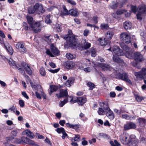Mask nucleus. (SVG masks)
<instances>
[{
  "label": "nucleus",
  "instance_id": "f257e3e1",
  "mask_svg": "<svg viewBox=\"0 0 146 146\" xmlns=\"http://www.w3.org/2000/svg\"><path fill=\"white\" fill-rule=\"evenodd\" d=\"M28 13L30 14H41L45 12V10L41 4L37 3L33 6L29 7L28 9Z\"/></svg>",
  "mask_w": 146,
  "mask_h": 146
},
{
  "label": "nucleus",
  "instance_id": "f03ea898",
  "mask_svg": "<svg viewBox=\"0 0 146 146\" xmlns=\"http://www.w3.org/2000/svg\"><path fill=\"white\" fill-rule=\"evenodd\" d=\"M65 38L67 41L70 47L74 48L78 46V40L74 36L68 35L65 37Z\"/></svg>",
  "mask_w": 146,
  "mask_h": 146
},
{
  "label": "nucleus",
  "instance_id": "7ed1b4c3",
  "mask_svg": "<svg viewBox=\"0 0 146 146\" xmlns=\"http://www.w3.org/2000/svg\"><path fill=\"white\" fill-rule=\"evenodd\" d=\"M134 58L136 61L135 64H133L134 67L136 66L138 62L143 61L145 58L140 52H135L133 54Z\"/></svg>",
  "mask_w": 146,
  "mask_h": 146
},
{
  "label": "nucleus",
  "instance_id": "20e7f679",
  "mask_svg": "<svg viewBox=\"0 0 146 146\" xmlns=\"http://www.w3.org/2000/svg\"><path fill=\"white\" fill-rule=\"evenodd\" d=\"M120 38L123 43L128 44L130 43L131 41L130 37L126 32L121 33L120 35Z\"/></svg>",
  "mask_w": 146,
  "mask_h": 146
},
{
  "label": "nucleus",
  "instance_id": "39448f33",
  "mask_svg": "<svg viewBox=\"0 0 146 146\" xmlns=\"http://www.w3.org/2000/svg\"><path fill=\"white\" fill-rule=\"evenodd\" d=\"M117 76L119 79L123 80L130 84H132V82L129 79V75L127 73L124 72L122 74L119 73L117 74Z\"/></svg>",
  "mask_w": 146,
  "mask_h": 146
},
{
  "label": "nucleus",
  "instance_id": "423d86ee",
  "mask_svg": "<svg viewBox=\"0 0 146 146\" xmlns=\"http://www.w3.org/2000/svg\"><path fill=\"white\" fill-rule=\"evenodd\" d=\"M25 43L22 42H18L16 44V48L22 54L25 53L27 52V50L25 47Z\"/></svg>",
  "mask_w": 146,
  "mask_h": 146
},
{
  "label": "nucleus",
  "instance_id": "0eeeda50",
  "mask_svg": "<svg viewBox=\"0 0 146 146\" xmlns=\"http://www.w3.org/2000/svg\"><path fill=\"white\" fill-rule=\"evenodd\" d=\"M21 137L22 144H23L25 143L29 145H32L33 146H39V145L36 144L34 141L31 140L27 137L23 136Z\"/></svg>",
  "mask_w": 146,
  "mask_h": 146
},
{
  "label": "nucleus",
  "instance_id": "6e6552de",
  "mask_svg": "<svg viewBox=\"0 0 146 146\" xmlns=\"http://www.w3.org/2000/svg\"><path fill=\"white\" fill-rule=\"evenodd\" d=\"M86 99L85 98L82 97H79L72 98L70 101L72 104H74L76 102H78V104L80 105H83L86 102Z\"/></svg>",
  "mask_w": 146,
  "mask_h": 146
},
{
  "label": "nucleus",
  "instance_id": "1a4fd4ad",
  "mask_svg": "<svg viewBox=\"0 0 146 146\" xmlns=\"http://www.w3.org/2000/svg\"><path fill=\"white\" fill-rule=\"evenodd\" d=\"M120 140L123 144L127 145L129 143V134L127 133H123L121 135L120 137Z\"/></svg>",
  "mask_w": 146,
  "mask_h": 146
},
{
  "label": "nucleus",
  "instance_id": "9d476101",
  "mask_svg": "<svg viewBox=\"0 0 146 146\" xmlns=\"http://www.w3.org/2000/svg\"><path fill=\"white\" fill-rule=\"evenodd\" d=\"M134 75L137 78H139L141 79H144V76L146 75V68H143L139 72H135Z\"/></svg>",
  "mask_w": 146,
  "mask_h": 146
},
{
  "label": "nucleus",
  "instance_id": "9b49d317",
  "mask_svg": "<svg viewBox=\"0 0 146 146\" xmlns=\"http://www.w3.org/2000/svg\"><path fill=\"white\" fill-rule=\"evenodd\" d=\"M112 52L117 56H122L124 54L123 52L121 50L119 46L114 45L112 47Z\"/></svg>",
  "mask_w": 146,
  "mask_h": 146
},
{
  "label": "nucleus",
  "instance_id": "f8f14e48",
  "mask_svg": "<svg viewBox=\"0 0 146 146\" xmlns=\"http://www.w3.org/2000/svg\"><path fill=\"white\" fill-rule=\"evenodd\" d=\"M136 128L135 124L132 122L127 123L124 126V129L125 130L130 129H134Z\"/></svg>",
  "mask_w": 146,
  "mask_h": 146
},
{
  "label": "nucleus",
  "instance_id": "ddd939ff",
  "mask_svg": "<svg viewBox=\"0 0 146 146\" xmlns=\"http://www.w3.org/2000/svg\"><path fill=\"white\" fill-rule=\"evenodd\" d=\"M129 143L127 144L129 146H135L138 143V140L134 135H131L129 137Z\"/></svg>",
  "mask_w": 146,
  "mask_h": 146
},
{
  "label": "nucleus",
  "instance_id": "4468645a",
  "mask_svg": "<svg viewBox=\"0 0 146 146\" xmlns=\"http://www.w3.org/2000/svg\"><path fill=\"white\" fill-rule=\"evenodd\" d=\"M104 109L106 112V115L108 117L111 119H113L114 117L113 112L111 110L108 106L106 108H104Z\"/></svg>",
  "mask_w": 146,
  "mask_h": 146
},
{
  "label": "nucleus",
  "instance_id": "2eb2a0df",
  "mask_svg": "<svg viewBox=\"0 0 146 146\" xmlns=\"http://www.w3.org/2000/svg\"><path fill=\"white\" fill-rule=\"evenodd\" d=\"M40 26V23L39 22H35L31 26L33 29L35 33H38L40 30V29L39 27Z\"/></svg>",
  "mask_w": 146,
  "mask_h": 146
},
{
  "label": "nucleus",
  "instance_id": "dca6fc26",
  "mask_svg": "<svg viewBox=\"0 0 146 146\" xmlns=\"http://www.w3.org/2000/svg\"><path fill=\"white\" fill-rule=\"evenodd\" d=\"M56 95L58 98L66 97L68 95L67 91L66 90L61 89L60 94H56Z\"/></svg>",
  "mask_w": 146,
  "mask_h": 146
},
{
  "label": "nucleus",
  "instance_id": "f3484780",
  "mask_svg": "<svg viewBox=\"0 0 146 146\" xmlns=\"http://www.w3.org/2000/svg\"><path fill=\"white\" fill-rule=\"evenodd\" d=\"M50 48L52 52L55 55L58 56L60 54V51L56 48L53 44H52L50 45Z\"/></svg>",
  "mask_w": 146,
  "mask_h": 146
},
{
  "label": "nucleus",
  "instance_id": "a211bd4d",
  "mask_svg": "<svg viewBox=\"0 0 146 146\" xmlns=\"http://www.w3.org/2000/svg\"><path fill=\"white\" fill-rule=\"evenodd\" d=\"M58 89V87L57 86L54 85L50 86V88L48 90L49 94L51 95L52 92L57 90Z\"/></svg>",
  "mask_w": 146,
  "mask_h": 146
},
{
  "label": "nucleus",
  "instance_id": "6ab92c4d",
  "mask_svg": "<svg viewBox=\"0 0 146 146\" xmlns=\"http://www.w3.org/2000/svg\"><path fill=\"white\" fill-rule=\"evenodd\" d=\"M138 121L139 126L143 127L146 124V120L144 118H139L138 119Z\"/></svg>",
  "mask_w": 146,
  "mask_h": 146
},
{
  "label": "nucleus",
  "instance_id": "aec40b11",
  "mask_svg": "<svg viewBox=\"0 0 146 146\" xmlns=\"http://www.w3.org/2000/svg\"><path fill=\"white\" fill-rule=\"evenodd\" d=\"M123 27L126 30L130 29L132 27L131 23L129 21H125L123 23Z\"/></svg>",
  "mask_w": 146,
  "mask_h": 146
},
{
  "label": "nucleus",
  "instance_id": "412c9836",
  "mask_svg": "<svg viewBox=\"0 0 146 146\" xmlns=\"http://www.w3.org/2000/svg\"><path fill=\"white\" fill-rule=\"evenodd\" d=\"M98 40L99 41L100 45L102 46L106 45L110 43L109 41L106 40L105 38H100Z\"/></svg>",
  "mask_w": 146,
  "mask_h": 146
},
{
  "label": "nucleus",
  "instance_id": "4be33fe9",
  "mask_svg": "<svg viewBox=\"0 0 146 146\" xmlns=\"http://www.w3.org/2000/svg\"><path fill=\"white\" fill-rule=\"evenodd\" d=\"M66 125L68 127L75 129H78L80 127L79 124H70L69 123H67L66 124Z\"/></svg>",
  "mask_w": 146,
  "mask_h": 146
},
{
  "label": "nucleus",
  "instance_id": "5701e85b",
  "mask_svg": "<svg viewBox=\"0 0 146 146\" xmlns=\"http://www.w3.org/2000/svg\"><path fill=\"white\" fill-rule=\"evenodd\" d=\"M139 12L141 13L146 14V5H142L138 7Z\"/></svg>",
  "mask_w": 146,
  "mask_h": 146
},
{
  "label": "nucleus",
  "instance_id": "b1692460",
  "mask_svg": "<svg viewBox=\"0 0 146 146\" xmlns=\"http://www.w3.org/2000/svg\"><path fill=\"white\" fill-rule=\"evenodd\" d=\"M75 66V64L71 61H69L66 63L65 65L66 67L68 69H71Z\"/></svg>",
  "mask_w": 146,
  "mask_h": 146
},
{
  "label": "nucleus",
  "instance_id": "393cba45",
  "mask_svg": "<svg viewBox=\"0 0 146 146\" xmlns=\"http://www.w3.org/2000/svg\"><path fill=\"white\" fill-rule=\"evenodd\" d=\"M85 53L87 55L91 53V56L93 57H95L96 55V52L95 50L92 48L91 49L90 51L88 50L85 51Z\"/></svg>",
  "mask_w": 146,
  "mask_h": 146
},
{
  "label": "nucleus",
  "instance_id": "a878e982",
  "mask_svg": "<svg viewBox=\"0 0 146 146\" xmlns=\"http://www.w3.org/2000/svg\"><path fill=\"white\" fill-rule=\"evenodd\" d=\"M69 14L71 15L74 17L77 16L79 14V13L77 9L74 10L73 9H70L69 10Z\"/></svg>",
  "mask_w": 146,
  "mask_h": 146
},
{
  "label": "nucleus",
  "instance_id": "bb28decb",
  "mask_svg": "<svg viewBox=\"0 0 146 146\" xmlns=\"http://www.w3.org/2000/svg\"><path fill=\"white\" fill-rule=\"evenodd\" d=\"M18 132H17V130L16 129H15L13 130L11 132V135L12 137V138L11 137H7L6 138V139H8L10 141L12 139L14 138L15 137L16 135L17 134Z\"/></svg>",
  "mask_w": 146,
  "mask_h": 146
},
{
  "label": "nucleus",
  "instance_id": "cd10ccee",
  "mask_svg": "<svg viewBox=\"0 0 146 146\" xmlns=\"http://www.w3.org/2000/svg\"><path fill=\"white\" fill-rule=\"evenodd\" d=\"M4 46L9 54L10 55H12L13 53V50L12 47L9 44H8V46H6L5 44H4Z\"/></svg>",
  "mask_w": 146,
  "mask_h": 146
},
{
  "label": "nucleus",
  "instance_id": "c85d7f7f",
  "mask_svg": "<svg viewBox=\"0 0 146 146\" xmlns=\"http://www.w3.org/2000/svg\"><path fill=\"white\" fill-rule=\"evenodd\" d=\"M98 137H102L104 139H110V137L107 134L103 133H100L98 134Z\"/></svg>",
  "mask_w": 146,
  "mask_h": 146
},
{
  "label": "nucleus",
  "instance_id": "c756f323",
  "mask_svg": "<svg viewBox=\"0 0 146 146\" xmlns=\"http://www.w3.org/2000/svg\"><path fill=\"white\" fill-rule=\"evenodd\" d=\"M32 68H31L29 66L26 67L24 69L26 73L30 76H32L33 75Z\"/></svg>",
  "mask_w": 146,
  "mask_h": 146
},
{
  "label": "nucleus",
  "instance_id": "7c9ffc66",
  "mask_svg": "<svg viewBox=\"0 0 146 146\" xmlns=\"http://www.w3.org/2000/svg\"><path fill=\"white\" fill-rule=\"evenodd\" d=\"M125 43H122L120 44V46L123 50L126 52L130 50L129 48L127 45L124 44Z\"/></svg>",
  "mask_w": 146,
  "mask_h": 146
},
{
  "label": "nucleus",
  "instance_id": "2f4dec72",
  "mask_svg": "<svg viewBox=\"0 0 146 146\" xmlns=\"http://www.w3.org/2000/svg\"><path fill=\"white\" fill-rule=\"evenodd\" d=\"M74 82V80L72 78H70L66 81L65 84L66 85V86L70 87L73 84Z\"/></svg>",
  "mask_w": 146,
  "mask_h": 146
},
{
  "label": "nucleus",
  "instance_id": "473e14b6",
  "mask_svg": "<svg viewBox=\"0 0 146 146\" xmlns=\"http://www.w3.org/2000/svg\"><path fill=\"white\" fill-rule=\"evenodd\" d=\"M69 14V11H68L65 7L64 6L63 7V10L61 11V15L63 16L67 15H68Z\"/></svg>",
  "mask_w": 146,
  "mask_h": 146
},
{
  "label": "nucleus",
  "instance_id": "72a5a7b5",
  "mask_svg": "<svg viewBox=\"0 0 146 146\" xmlns=\"http://www.w3.org/2000/svg\"><path fill=\"white\" fill-rule=\"evenodd\" d=\"M122 117L127 120H131L132 119L135 118V117L133 116H129L126 114H123L122 115Z\"/></svg>",
  "mask_w": 146,
  "mask_h": 146
},
{
  "label": "nucleus",
  "instance_id": "f704fd0d",
  "mask_svg": "<svg viewBox=\"0 0 146 146\" xmlns=\"http://www.w3.org/2000/svg\"><path fill=\"white\" fill-rule=\"evenodd\" d=\"M113 35V33L112 31H108L106 35V37L109 39H111Z\"/></svg>",
  "mask_w": 146,
  "mask_h": 146
},
{
  "label": "nucleus",
  "instance_id": "c9c22d12",
  "mask_svg": "<svg viewBox=\"0 0 146 146\" xmlns=\"http://www.w3.org/2000/svg\"><path fill=\"white\" fill-rule=\"evenodd\" d=\"M119 56L115 54L113 55V60L116 62H120L121 61L120 58L118 57Z\"/></svg>",
  "mask_w": 146,
  "mask_h": 146
},
{
  "label": "nucleus",
  "instance_id": "e433bc0d",
  "mask_svg": "<svg viewBox=\"0 0 146 146\" xmlns=\"http://www.w3.org/2000/svg\"><path fill=\"white\" fill-rule=\"evenodd\" d=\"M27 18L28 23L31 26L33 24L34 22L33 19L32 17L30 16H27Z\"/></svg>",
  "mask_w": 146,
  "mask_h": 146
},
{
  "label": "nucleus",
  "instance_id": "4c0bfd02",
  "mask_svg": "<svg viewBox=\"0 0 146 146\" xmlns=\"http://www.w3.org/2000/svg\"><path fill=\"white\" fill-rule=\"evenodd\" d=\"M87 84L90 90H93L95 87V84L90 82H88Z\"/></svg>",
  "mask_w": 146,
  "mask_h": 146
},
{
  "label": "nucleus",
  "instance_id": "58836bf2",
  "mask_svg": "<svg viewBox=\"0 0 146 146\" xmlns=\"http://www.w3.org/2000/svg\"><path fill=\"white\" fill-rule=\"evenodd\" d=\"M66 57L69 59L72 60L76 57V55L70 53H67L66 54Z\"/></svg>",
  "mask_w": 146,
  "mask_h": 146
},
{
  "label": "nucleus",
  "instance_id": "ea45409f",
  "mask_svg": "<svg viewBox=\"0 0 146 146\" xmlns=\"http://www.w3.org/2000/svg\"><path fill=\"white\" fill-rule=\"evenodd\" d=\"M83 42L84 43L83 46L85 49H87L88 48L90 47V44L86 42L85 40H84Z\"/></svg>",
  "mask_w": 146,
  "mask_h": 146
},
{
  "label": "nucleus",
  "instance_id": "a19ab883",
  "mask_svg": "<svg viewBox=\"0 0 146 146\" xmlns=\"http://www.w3.org/2000/svg\"><path fill=\"white\" fill-rule=\"evenodd\" d=\"M135 96L136 100L139 102H141L142 100L144 99V97L139 96L138 94L135 95Z\"/></svg>",
  "mask_w": 146,
  "mask_h": 146
},
{
  "label": "nucleus",
  "instance_id": "79ce46f5",
  "mask_svg": "<svg viewBox=\"0 0 146 146\" xmlns=\"http://www.w3.org/2000/svg\"><path fill=\"white\" fill-rule=\"evenodd\" d=\"M50 15H48L45 18V22L47 24H50L52 23V21L50 19Z\"/></svg>",
  "mask_w": 146,
  "mask_h": 146
},
{
  "label": "nucleus",
  "instance_id": "37998d69",
  "mask_svg": "<svg viewBox=\"0 0 146 146\" xmlns=\"http://www.w3.org/2000/svg\"><path fill=\"white\" fill-rule=\"evenodd\" d=\"M110 143L111 146H119L120 145V144L116 140H114V143L112 141H110Z\"/></svg>",
  "mask_w": 146,
  "mask_h": 146
},
{
  "label": "nucleus",
  "instance_id": "c03bdc74",
  "mask_svg": "<svg viewBox=\"0 0 146 146\" xmlns=\"http://www.w3.org/2000/svg\"><path fill=\"white\" fill-rule=\"evenodd\" d=\"M125 55L127 58L131 59L132 58V53L130 50L126 52H125Z\"/></svg>",
  "mask_w": 146,
  "mask_h": 146
},
{
  "label": "nucleus",
  "instance_id": "a18cd8bd",
  "mask_svg": "<svg viewBox=\"0 0 146 146\" xmlns=\"http://www.w3.org/2000/svg\"><path fill=\"white\" fill-rule=\"evenodd\" d=\"M13 143L18 144H22L21 137L20 139H15Z\"/></svg>",
  "mask_w": 146,
  "mask_h": 146
},
{
  "label": "nucleus",
  "instance_id": "49530a36",
  "mask_svg": "<svg viewBox=\"0 0 146 146\" xmlns=\"http://www.w3.org/2000/svg\"><path fill=\"white\" fill-rule=\"evenodd\" d=\"M101 27L102 29H107L109 28V26L108 24L103 23L101 25Z\"/></svg>",
  "mask_w": 146,
  "mask_h": 146
},
{
  "label": "nucleus",
  "instance_id": "de8ad7c7",
  "mask_svg": "<svg viewBox=\"0 0 146 146\" xmlns=\"http://www.w3.org/2000/svg\"><path fill=\"white\" fill-rule=\"evenodd\" d=\"M40 74L42 76H44L46 74V73L43 67H41L39 70Z\"/></svg>",
  "mask_w": 146,
  "mask_h": 146
},
{
  "label": "nucleus",
  "instance_id": "09e8293b",
  "mask_svg": "<svg viewBox=\"0 0 146 146\" xmlns=\"http://www.w3.org/2000/svg\"><path fill=\"white\" fill-rule=\"evenodd\" d=\"M56 131L58 133H62V134L64 131H65L63 128L61 127L57 128L56 129Z\"/></svg>",
  "mask_w": 146,
  "mask_h": 146
},
{
  "label": "nucleus",
  "instance_id": "8fccbe9b",
  "mask_svg": "<svg viewBox=\"0 0 146 146\" xmlns=\"http://www.w3.org/2000/svg\"><path fill=\"white\" fill-rule=\"evenodd\" d=\"M56 30L58 32H60L61 31L62 27L60 25L58 24H56Z\"/></svg>",
  "mask_w": 146,
  "mask_h": 146
},
{
  "label": "nucleus",
  "instance_id": "3c124183",
  "mask_svg": "<svg viewBox=\"0 0 146 146\" xmlns=\"http://www.w3.org/2000/svg\"><path fill=\"white\" fill-rule=\"evenodd\" d=\"M131 9L132 12L135 13L137 12V7L135 6L131 5Z\"/></svg>",
  "mask_w": 146,
  "mask_h": 146
},
{
  "label": "nucleus",
  "instance_id": "603ef678",
  "mask_svg": "<svg viewBox=\"0 0 146 146\" xmlns=\"http://www.w3.org/2000/svg\"><path fill=\"white\" fill-rule=\"evenodd\" d=\"M8 62L10 65L11 66H15L17 68L18 67L16 64L15 62L13 60H12V61H11L10 60H9L8 61Z\"/></svg>",
  "mask_w": 146,
  "mask_h": 146
},
{
  "label": "nucleus",
  "instance_id": "864d4df0",
  "mask_svg": "<svg viewBox=\"0 0 146 146\" xmlns=\"http://www.w3.org/2000/svg\"><path fill=\"white\" fill-rule=\"evenodd\" d=\"M102 68L103 69L107 70L110 69V66L109 65L105 64H102Z\"/></svg>",
  "mask_w": 146,
  "mask_h": 146
},
{
  "label": "nucleus",
  "instance_id": "5fc2aeb1",
  "mask_svg": "<svg viewBox=\"0 0 146 146\" xmlns=\"http://www.w3.org/2000/svg\"><path fill=\"white\" fill-rule=\"evenodd\" d=\"M80 138V135H76L75 137H74V141L75 142L78 141Z\"/></svg>",
  "mask_w": 146,
  "mask_h": 146
},
{
  "label": "nucleus",
  "instance_id": "6e6d98bb",
  "mask_svg": "<svg viewBox=\"0 0 146 146\" xmlns=\"http://www.w3.org/2000/svg\"><path fill=\"white\" fill-rule=\"evenodd\" d=\"M66 1L68 3L73 6L76 5V2L73 0H66Z\"/></svg>",
  "mask_w": 146,
  "mask_h": 146
},
{
  "label": "nucleus",
  "instance_id": "4d7b16f0",
  "mask_svg": "<svg viewBox=\"0 0 146 146\" xmlns=\"http://www.w3.org/2000/svg\"><path fill=\"white\" fill-rule=\"evenodd\" d=\"M67 102L68 100L67 99H64L63 101L60 102L59 104L60 106V107H63Z\"/></svg>",
  "mask_w": 146,
  "mask_h": 146
},
{
  "label": "nucleus",
  "instance_id": "13d9d810",
  "mask_svg": "<svg viewBox=\"0 0 146 146\" xmlns=\"http://www.w3.org/2000/svg\"><path fill=\"white\" fill-rule=\"evenodd\" d=\"M104 112V111L101 108H99L98 111V113L99 115H102L103 114V113Z\"/></svg>",
  "mask_w": 146,
  "mask_h": 146
},
{
  "label": "nucleus",
  "instance_id": "bf43d9fd",
  "mask_svg": "<svg viewBox=\"0 0 146 146\" xmlns=\"http://www.w3.org/2000/svg\"><path fill=\"white\" fill-rule=\"evenodd\" d=\"M19 104L21 107H23L25 106V103L23 100H20L19 101Z\"/></svg>",
  "mask_w": 146,
  "mask_h": 146
},
{
  "label": "nucleus",
  "instance_id": "052dcab7",
  "mask_svg": "<svg viewBox=\"0 0 146 146\" xmlns=\"http://www.w3.org/2000/svg\"><path fill=\"white\" fill-rule=\"evenodd\" d=\"M48 70L50 72L55 73L57 72L60 70V68H58L54 70Z\"/></svg>",
  "mask_w": 146,
  "mask_h": 146
},
{
  "label": "nucleus",
  "instance_id": "680f3d73",
  "mask_svg": "<svg viewBox=\"0 0 146 146\" xmlns=\"http://www.w3.org/2000/svg\"><path fill=\"white\" fill-rule=\"evenodd\" d=\"M125 11L123 10H118L116 12V14L117 15H120L122 14Z\"/></svg>",
  "mask_w": 146,
  "mask_h": 146
},
{
  "label": "nucleus",
  "instance_id": "e2e57ef3",
  "mask_svg": "<svg viewBox=\"0 0 146 146\" xmlns=\"http://www.w3.org/2000/svg\"><path fill=\"white\" fill-rule=\"evenodd\" d=\"M98 17L96 16H94L93 17L92 20L95 24H96L98 23Z\"/></svg>",
  "mask_w": 146,
  "mask_h": 146
},
{
  "label": "nucleus",
  "instance_id": "0e129e2a",
  "mask_svg": "<svg viewBox=\"0 0 146 146\" xmlns=\"http://www.w3.org/2000/svg\"><path fill=\"white\" fill-rule=\"evenodd\" d=\"M46 53L48 55L52 57H53L54 56V55L51 53L49 49H47L46 50Z\"/></svg>",
  "mask_w": 146,
  "mask_h": 146
},
{
  "label": "nucleus",
  "instance_id": "69168bd1",
  "mask_svg": "<svg viewBox=\"0 0 146 146\" xmlns=\"http://www.w3.org/2000/svg\"><path fill=\"white\" fill-rule=\"evenodd\" d=\"M137 18V19L141 20L142 19V18L141 16V13H139L136 15Z\"/></svg>",
  "mask_w": 146,
  "mask_h": 146
},
{
  "label": "nucleus",
  "instance_id": "338daca9",
  "mask_svg": "<svg viewBox=\"0 0 146 146\" xmlns=\"http://www.w3.org/2000/svg\"><path fill=\"white\" fill-rule=\"evenodd\" d=\"M21 65L24 68V69H25L26 67H28L29 66L28 64L24 62H22L21 63Z\"/></svg>",
  "mask_w": 146,
  "mask_h": 146
},
{
  "label": "nucleus",
  "instance_id": "774afa93",
  "mask_svg": "<svg viewBox=\"0 0 146 146\" xmlns=\"http://www.w3.org/2000/svg\"><path fill=\"white\" fill-rule=\"evenodd\" d=\"M22 94L23 96L27 99H28L29 98V96H28L25 92H22Z\"/></svg>",
  "mask_w": 146,
  "mask_h": 146
}]
</instances>
